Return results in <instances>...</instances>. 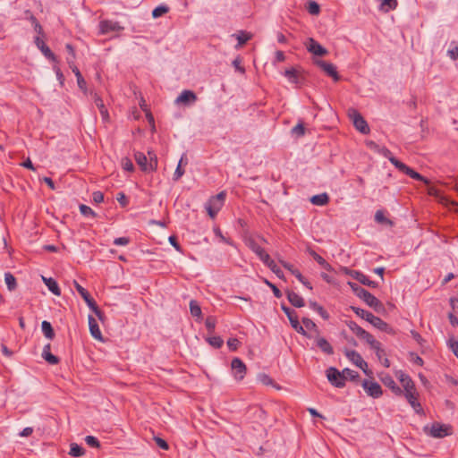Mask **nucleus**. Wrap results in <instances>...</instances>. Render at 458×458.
<instances>
[{
	"instance_id": "nucleus-26",
	"label": "nucleus",
	"mask_w": 458,
	"mask_h": 458,
	"mask_svg": "<svg viewBox=\"0 0 458 458\" xmlns=\"http://www.w3.org/2000/svg\"><path fill=\"white\" fill-rule=\"evenodd\" d=\"M42 280L52 293H54L56 296H59L61 294L60 288L55 279L51 277L42 276Z\"/></svg>"
},
{
	"instance_id": "nucleus-2",
	"label": "nucleus",
	"mask_w": 458,
	"mask_h": 458,
	"mask_svg": "<svg viewBox=\"0 0 458 458\" xmlns=\"http://www.w3.org/2000/svg\"><path fill=\"white\" fill-rule=\"evenodd\" d=\"M355 294L366 302L367 305L373 308L376 311L383 310V304L369 292L356 284H350Z\"/></svg>"
},
{
	"instance_id": "nucleus-46",
	"label": "nucleus",
	"mask_w": 458,
	"mask_h": 458,
	"mask_svg": "<svg viewBox=\"0 0 458 458\" xmlns=\"http://www.w3.org/2000/svg\"><path fill=\"white\" fill-rule=\"evenodd\" d=\"M308 12L312 15H317L319 13L320 8L318 3L315 1H309L307 6Z\"/></svg>"
},
{
	"instance_id": "nucleus-16",
	"label": "nucleus",
	"mask_w": 458,
	"mask_h": 458,
	"mask_svg": "<svg viewBox=\"0 0 458 458\" xmlns=\"http://www.w3.org/2000/svg\"><path fill=\"white\" fill-rule=\"evenodd\" d=\"M316 341L317 346L326 354L331 355L334 353V349L329 342L323 336H320L319 334L316 335L314 337Z\"/></svg>"
},
{
	"instance_id": "nucleus-61",
	"label": "nucleus",
	"mask_w": 458,
	"mask_h": 458,
	"mask_svg": "<svg viewBox=\"0 0 458 458\" xmlns=\"http://www.w3.org/2000/svg\"><path fill=\"white\" fill-rule=\"evenodd\" d=\"M156 444L163 450H167L169 448L168 444L165 440L161 437H156L155 438Z\"/></svg>"
},
{
	"instance_id": "nucleus-57",
	"label": "nucleus",
	"mask_w": 458,
	"mask_h": 458,
	"mask_svg": "<svg viewBox=\"0 0 458 458\" xmlns=\"http://www.w3.org/2000/svg\"><path fill=\"white\" fill-rule=\"evenodd\" d=\"M85 442L87 445H89L91 447H99L100 444L99 441L93 436H87L85 437Z\"/></svg>"
},
{
	"instance_id": "nucleus-13",
	"label": "nucleus",
	"mask_w": 458,
	"mask_h": 458,
	"mask_svg": "<svg viewBox=\"0 0 458 458\" xmlns=\"http://www.w3.org/2000/svg\"><path fill=\"white\" fill-rule=\"evenodd\" d=\"M403 394L416 413H418V414L423 413V409H422L420 403L418 402L419 393L417 392L416 389L412 390V391H408L407 393H404Z\"/></svg>"
},
{
	"instance_id": "nucleus-40",
	"label": "nucleus",
	"mask_w": 458,
	"mask_h": 458,
	"mask_svg": "<svg viewBox=\"0 0 458 458\" xmlns=\"http://www.w3.org/2000/svg\"><path fill=\"white\" fill-rule=\"evenodd\" d=\"M397 6V1L396 0H383L381 4V10L385 12H388L389 10L395 9Z\"/></svg>"
},
{
	"instance_id": "nucleus-37",
	"label": "nucleus",
	"mask_w": 458,
	"mask_h": 458,
	"mask_svg": "<svg viewBox=\"0 0 458 458\" xmlns=\"http://www.w3.org/2000/svg\"><path fill=\"white\" fill-rule=\"evenodd\" d=\"M282 310H284V312L287 316V318H288L292 327L294 324V322H293V321H299L298 316H297V314H296V312L294 310H291L290 308H288V307H286L284 305H282Z\"/></svg>"
},
{
	"instance_id": "nucleus-35",
	"label": "nucleus",
	"mask_w": 458,
	"mask_h": 458,
	"mask_svg": "<svg viewBox=\"0 0 458 458\" xmlns=\"http://www.w3.org/2000/svg\"><path fill=\"white\" fill-rule=\"evenodd\" d=\"M84 449L76 443L71 444L69 454L73 457H81L84 454Z\"/></svg>"
},
{
	"instance_id": "nucleus-4",
	"label": "nucleus",
	"mask_w": 458,
	"mask_h": 458,
	"mask_svg": "<svg viewBox=\"0 0 458 458\" xmlns=\"http://www.w3.org/2000/svg\"><path fill=\"white\" fill-rule=\"evenodd\" d=\"M225 196V192L221 191L208 199L206 209L211 218H214L224 206Z\"/></svg>"
},
{
	"instance_id": "nucleus-47",
	"label": "nucleus",
	"mask_w": 458,
	"mask_h": 458,
	"mask_svg": "<svg viewBox=\"0 0 458 458\" xmlns=\"http://www.w3.org/2000/svg\"><path fill=\"white\" fill-rule=\"evenodd\" d=\"M79 208L81 213L85 216L95 217L97 216L96 213L92 210V208L87 205L81 204Z\"/></svg>"
},
{
	"instance_id": "nucleus-62",
	"label": "nucleus",
	"mask_w": 458,
	"mask_h": 458,
	"mask_svg": "<svg viewBox=\"0 0 458 458\" xmlns=\"http://www.w3.org/2000/svg\"><path fill=\"white\" fill-rule=\"evenodd\" d=\"M184 174V170L182 168L180 165H177V167L174 173L173 179L174 181H178Z\"/></svg>"
},
{
	"instance_id": "nucleus-1",
	"label": "nucleus",
	"mask_w": 458,
	"mask_h": 458,
	"mask_svg": "<svg viewBox=\"0 0 458 458\" xmlns=\"http://www.w3.org/2000/svg\"><path fill=\"white\" fill-rule=\"evenodd\" d=\"M134 158L140 169L145 173L154 172L157 169V157L153 151L148 150V156L138 151L134 154Z\"/></svg>"
},
{
	"instance_id": "nucleus-32",
	"label": "nucleus",
	"mask_w": 458,
	"mask_h": 458,
	"mask_svg": "<svg viewBox=\"0 0 458 458\" xmlns=\"http://www.w3.org/2000/svg\"><path fill=\"white\" fill-rule=\"evenodd\" d=\"M351 309L353 310V312L359 316L360 318L365 319L366 321L369 322L372 318L374 317V315L369 312V311H367L363 309H360V308H358V307H351Z\"/></svg>"
},
{
	"instance_id": "nucleus-48",
	"label": "nucleus",
	"mask_w": 458,
	"mask_h": 458,
	"mask_svg": "<svg viewBox=\"0 0 458 458\" xmlns=\"http://www.w3.org/2000/svg\"><path fill=\"white\" fill-rule=\"evenodd\" d=\"M349 327L352 330V332L354 333L359 338L362 336L364 332L366 331L354 322H351Z\"/></svg>"
},
{
	"instance_id": "nucleus-20",
	"label": "nucleus",
	"mask_w": 458,
	"mask_h": 458,
	"mask_svg": "<svg viewBox=\"0 0 458 458\" xmlns=\"http://www.w3.org/2000/svg\"><path fill=\"white\" fill-rule=\"evenodd\" d=\"M73 284H74L77 292L80 293V295L82 297V299L87 303L88 307L89 309L92 308L96 304V302L91 298V296L89 295L88 291L85 288H83L77 281H73Z\"/></svg>"
},
{
	"instance_id": "nucleus-41",
	"label": "nucleus",
	"mask_w": 458,
	"mask_h": 458,
	"mask_svg": "<svg viewBox=\"0 0 458 458\" xmlns=\"http://www.w3.org/2000/svg\"><path fill=\"white\" fill-rule=\"evenodd\" d=\"M342 375L344 377V382L346 381V379L354 380V379H356L359 377L358 372H356V371H354L352 369H343L342 370Z\"/></svg>"
},
{
	"instance_id": "nucleus-28",
	"label": "nucleus",
	"mask_w": 458,
	"mask_h": 458,
	"mask_svg": "<svg viewBox=\"0 0 458 458\" xmlns=\"http://www.w3.org/2000/svg\"><path fill=\"white\" fill-rule=\"evenodd\" d=\"M309 254L326 270L330 271L332 270V267L328 262L326 261L324 258H322L320 255H318L316 251L313 250H309Z\"/></svg>"
},
{
	"instance_id": "nucleus-25",
	"label": "nucleus",
	"mask_w": 458,
	"mask_h": 458,
	"mask_svg": "<svg viewBox=\"0 0 458 458\" xmlns=\"http://www.w3.org/2000/svg\"><path fill=\"white\" fill-rule=\"evenodd\" d=\"M287 299L294 307L301 308L304 306V300L302 297L293 291H287Z\"/></svg>"
},
{
	"instance_id": "nucleus-3",
	"label": "nucleus",
	"mask_w": 458,
	"mask_h": 458,
	"mask_svg": "<svg viewBox=\"0 0 458 458\" xmlns=\"http://www.w3.org/2000/svg\"><path fill=\"white\" fill-rule=\"evenodd\" d=\"M424 432L432 437L442 438L452 435L453 429L450 425L434 422L431 425L425 426Z\"/></svg>"
},
{
	"instance_id": "nucleus-22",
	"label": "nucleus",
	"mask_w": 458,
	"mask_h": 458,
	"mask_svg": "<svg viewBox=\"0 0 458 458\" xmlns=\"http://www.w3.org/2000/svg\"><path fill=\"white\" fill-rule=\"evenodd\" d=\"M35 44L41 50V52L46 57L53 61H55V55L52 53L50 48L44 43V41L39 37H37L35 38Z\"/></svg>"
},
{
	"instance_id": "nucleus-45",
	"label": "nucleus",
	"mask_w": 458,
	"mask_h": 458,
	"mask_svg": "<svg viewBox=\"0 0 458 458\" xmlns=\"http://www.w3.org/2000/svg\"><path fill=\"white\" fill-rule=\"evenodd\" d=\"M169 11V8L165 5H159L156 7L152 12L153 18H158L164 14H165Z\"/></svg>"
},
{
	"instance_id": "nucleus-9",
	"label": "nucleus",
	"mask_w": 458,
	"mask_h": 458,
	"mask_svg": "<svg viewBox=\"0 0 458 458\" xmlns=\"http://www.w3.org/2000/svg\"><path fill=\"white\" fill-rule=\"evenodd\" d=\"M345 356L357 367L361 369L365 373H367V362L362 359L360 354L354 350H346Z\"/></svg>"
},
{
	"instance_id": "nucleus-49",
	"label": "nucleus",
	"mask_w": 458,
	"mask_h": 458,
	"mask_svg": "<svg viewBox=\"0 0 458 458\" xmlns=\"http://www.w3.org/2000/svg\"><path fill=\"white\" fill-rule=\"evenodd\" d=\"M390 162L398 169L400 170L401 172H403V174L406 172L407 168L409 166H407L405 164H403V162L399 161L397 158L395 157H391L390 158Z\"/></svg>"
},
{
	"instance_id": "nucleus-15",
	"label": "nucleus",
	"mask_w": 458,
	"mask_h": 458,
	"mask_svg": "<svg viewBox=\"0 0 458 458\" xmlns=\"http://www.w3.org/2000/svg\"><path fill=\"white\" fill-rule=\"evenodd\" d=\"M197 100L196 94L189 89L182 90L181 94L176 98V104L189 105L194 103Z\"/></svg>"
},
{
	"instance_id": "nucleus-43",
	"label": "nucleus",
	"mask_w": 458,
	"mask_h": 458,
	"mask_svg": "<svg viewBox=\"0 0 458 458\" xmlns=\"http://www.w3.org/2000/svg\"><path fill=\"white\" fill-rule=\"evenodd\" d=\"M284 76L289 80L292 83H297L298 82V76L297 72L293 68L287 69L284 72Z\"/></svg>"
},
{
	"instance_id": "nucleus-38",
	"label": "nucleus",
	"mask_w": 458,
	"mask_h": 458,
	"mask_svg": "<svg viewBox=\"0 0 458 458\" xmlns=\"http://www.w3.org/2000/svg\"><path fill=\"white\" fill-rule=\"evenodd\" d=\"M401 384L403 387V394L407 393L408 391H412V390L416 389L415 385H414L413 381L411 380V378L410 377V376H408L407 377H404V380L403 379V382H401Z\"/></svg>"
},
{
	"instance_id": "nucleus-59",
	"label": "nucleus",
	"mask_w": 458,
	"mask_h": 458,
	"mask_svg": "<svg viewBox=\"0 0 458 458\" xmlns=\"http://www.w3.org/2000/svg\"><path fill=\"white\" fill-rule=\"evenodd\" d=\"M205 325L209 332H213L216 327V318L214 317H208Z\"/></svg>"
},
{
	"instance_id": "nucleus-18",
	"label": "nucleus",
	"mask_w": 458,
	"mask_h": 458,
	"mask_svg": "<svg viewBox=\"0 0 458 458\" xmlns=\"http://www.w3.org/2000/svg\"><path fill=\"white\" fill-rule=\"evenodd\" d=\"M369 323L376 328L379 329L380 331L388 334H394V329L378 317L374 316L372 319L369 321Z\"/></svg>"
},
{
	"instance_id": "nucleus-30",
	"label": "nucleus",
	"mask_w": 458,
	"mask_h": 458,
	"mask_svg": "<svg viewBox=\"0 0 458 458\" xmlns=\"http://www.w3.org/2000/svg\"><path fill=\"white\" fill-rule=\"evenodd\" d=\"M355 278L364 285H368L372 288L377 287V284L376 282L371 281L367 276H365L362 273L356 272Z\"/></svg>"
},
{
	"instance_id": "nucleus-12",
	"label": "nucleus",
	"mask_w": 458,
	"mask_h": 458,
	"mask_svg": "<svg viewBox=\"0 0 458 458\" xmlns=\"http://www.w3.org/2000/svg\"><path fill=\"white\" fill-rule=\"evenodd\" d=\"M316 64L328 76L332 77L334 81H337L340 77L336 71V67L331 64L322 60L316 61Z\"/></svg>"
},
{
	"instance_id": "nucleus-29",
	"label": "nucleus",
	"mask_w": 458,
	"mask_h": 458,
	"mask_svg": "<svg viewBox=\"0 0 458 458\" xmlns=\"http://www.w3.org/2000/svg\"><path fill=\"white\" fill-rule=\"evenodd\" d=\"M190 312L192 317L200 320L202 318V311L199 302L195 300L190 301Z\"/></svg>"
},
{
	"instance_id": "nucleus-31",
	"label": "nucleus",
	"mask_w": 458,
	"mask_h": 458,
	"mask_svg": "<svg viewBox=\"0 0 458 458\" xmlns=\"http://www.w3.org/2000/svg\"><path fill=\"white\" fill-rule=\"evenodd\" d=\"M41 328L44 335L47 339L52 340L55 337L54 329L48 321L44 320L41 324Z\"/></svg>"
},
{
	"instance_id": "nucleus-6",
	"label": "nucleus",
	"mask_w": 458,
	"mask_h": 458,
	"mask_svg": "<svg viewBox=\"0 0 458 458\" xmlns=\"http://www.w3.org/2000/svg\"><path fill=\"white\" fill-rule=\"evenodd\" d=\"M327 380L335 387H344V379L342 375V371H339L334 367H330L327 369Z\"/></svg>"
},
{
	"instance_id": "nucleus-53",
	"label": "nucleus",
	"mask_w": 458,
	"mask_h": 458,
	"mask_svg": "<svg viewBox=\"0 0 458 458\" xmlns=\"http://www.w3.org/2000/svg\"><path fill=\"white\" fill-rule=\"evenodd\" d=\"M376 352V355L379 360L386 358V352L384 349L381 348V344L378 342L377 343V345H374L371 347Z\"/></svg>"
},
{
	"instance_id": "nucleus-10",
	"label": "nucleus",
	"mask_w": 458,
	"mask_h": 458,
	"mask_svg": "<svg viewBox=\"0 0 458 458\" xmlns=\"http://www.w3.org/2000/svg\"><path fill=\"white\" fill-rule=\"evenodd\" d=\"M246 245L263 261H267L270 256L261 248L254 239L249 238L245 240Z\"/></svg>"
},
{
	"instance_id": "nucleus-34",
	"label": "nucleus",
	"mask_w": 458,
	"mask_h": 458,
	"mask_svg": "<svg viewBox=\"0 0 458 458\" xmlns=\"http://www.w3.org/2000/svg\"><path fill=\"white\" fill-rule=\"evenodd\" d=\"M4 282L9 291H13L17 286L16 279L10 272L4 274Z\"/></svg>"
},
{
	"instance_id": "nucleus-63",
	"label": "nucleus",
	"mask_w": 458,
	"mask_h": 458,
	"mask_svg": "<svg viewBox=\"0 0 458 458\" xmlns=\"http://www.w3.org/2000/svg\"><path fill=\"white\" fill-rule=\"evenodd\" d=\"M130 242V239L127 237L115 238L114 243L117 246H125Z\"/></svg>"
},
{
	"instance_id": "nucleus-21",
	"label": "nucleus",
	"mask_w": 458,
	"mask_h": 458,
	"mask_svg": "<svg viewBox=\"0 0 458 458\" xmlns=\"http://www.w3.org/2000/svg\"><path fill=\"white\" fill-rule=\"evenodd\" d=\"M232 37L235 38L238 41L235 48L240 49L247 41L252 38V34L244 30H240L237 33L233 34Z\"/></svg>"
},
{
	"instance_id": "nucleus-24",
	"label": "nucleus",
	"mask_w": 458,
	"mask_h": 458,
	"mask_svg": "<svg viewBox=\"0 0 458 458\" xmlns=\"http://www.w3.org/2000/svg\"><path fill=\"white\" fill-rule=\"evenodd\" d=\"M51 345L47 344L44 346L42 352V357L49 364L55 365L59 362V359L50 352Z\"/></svg>"
},
{
	"instance_id": "nucleus-50",
	"label": "nucleus",
	"mask_w": 458,
	"mask_h": 458,
	"mask_svg": "<svg viewBox=\"0 0 458 458\" xmlns=\"http://www.w3.org/2000/svg\"><path fill=\"white\" fill-rule=\"evenodd\" d=\"M360 339L362 340H365L369 345L370 347L374 346V345H377V343H378V341H377L372 335H370L369 332L365 331L363 335L360 337Z\"/></svg>"
},
{
	"instance_id": "nucleus-56",
	"label": "nucleus",
	"mask_w": 458,
	"mask_h": 458,
	"mask_svg": "<svg viewBox=\"0 0 458 458\" xmlns=\"http://www.w3.org/2000/svg\"><path fill=\"white\" fill-rule=\"evenodd\" d=\"M292 133L297 137H301L305 133V129L302 123H298L292 129Z\"/></svg>"
},
{
	"instance_id": "nucleus-11",
	"label": "nucleus",
	"mask_w": 458,
	"mask_h": 458,
	"mask_svg": "<svg viewBox=\"0 0 458 458\" xmlns=\"http://www.w3.org/2000/svg\"><path fill=\"white\" fill-rule=\"evenodd\" d=\"M307 50L318 56H324L327 55L328 51L322 47L319 43H318L314 38H310L306 43Z\"/></svg>"
},
{
	"instance_id": "nucleus-44",
	"label": "nucleus",
	"mask_w": 458,
	"mask_h": 458,
	"mask_svg": "<svg viewBox=\"0 0 458 458\" xmlns=\"http://www.w3.org/2000/svg\"><path fill=\"white\" fill-rule=\"evenodd\" d=\"M375 220L379 224H387L389 225H392V221H390L388 218H386L381 210H377L375 214Z\"/></svg>"
},
{
	"instance_id": "nucleus-64",
	"label": "nucleus",
	"mask_w": 458,
	"mask_h": 458,
	"mask_svg": "<svg viewBox=\"0 0 458 458\" xmlns=\"http://www.w3.org/2000/svg\"><path fill=\"white\" fill-rule=\"evenodd\" d=\"M447 55L450 56L452 60H457L458 59V46H455L454 47L449 49L447 51Z\"/></svg>"
},
{
	"instance_id": "nucleus-51",
	"label": "nucleus",
	"mask_w": 458,
	"mask_h": 458,
	"mask_svg": "<svg viewBox=\"0 0 458 458\" xmlns=\"http://www.w3.org/2000/svg\"><path fill=\"white\" fill-rule=\"evenodd\" d=\"M208 342L215 348H220L223 345V339L220 336H212L208 338Z\"/></svg>"
},
{
	"instance_id": "nucleus-23",
	"label": "nucleus",
	"mask_w": 458,
	"mask_h": 458,
	"mask_svg": "<svg viewBox=\"0 0 458 458\" xmlns=\"http://www.w3.org/2000/svg\"><path fill=\"white\" fill-rule=\"evenodd\" d=\"M94 102L100 112L102 120L104 122H108L109 121L108 111L106 108L102 98L99 96H98L97 94H94Z\"/></svg>"
},
{
	"instance_id": "nucleus-5",
	"label": "nucleus",
	"mask_w": 458,
	"mask_h": 458,
	"mask_svg": "<svg viewBox=\"0 0 458 458\" xmlns=\"http://www.w3.org/2000/svg\"><path fill=\"white\" fill-rule=\"evenodd\" d=\"M348 116L352 121L354 127L363 134H368L369 132V127L362 117V115L359 113L355 108L348 109Z\"/></svg>"
},
{
	"instance_id": "nucleus-7",
	"label": "nucleus",
	"mask_w": 458,
	"mask_h": 458,
	"mask_svg": "<svg viewBox=\"0 0 458 458\" xmlns=\"http://www.w3.org/2000/svg\"><path fill=\"white\" fill-rule=\"evenodd\" d=\"M231 367L234 378L238 381L242 380L247 371V368L242 360L239 358L233 359Z\"/></svg>"
},
{
	"instance_id": "nucleus-8",
	"label": "nucleus",
	"mask_w": 458,
	"mask_h": 458,
	"mask_svg": "<svg viewBox=\"0 0 458 458\" xmlns=\"http://www.w3.org/2000/svg\"><path fill=\"white\" fill-rule=\"evenodd\" d=\"M362 386L366 393L373 398H378L382 395L381 386L377 382L364 380L362 383Z\"/></svg>"
},
{
	"instance_id": "nucleus-42",
	"label": "nucleus",
	"mask_w": 458,
	"mask_h": 458,
	"mask_svg": "<svg viewBox=\"0 0 458 458\" xmlns=\"http://www.w3.org/2000/svg\"><path fill=\"white\" fill-rule=\"evenodd\" d=\"M302 323H303V326L308 330H312V331L316 332L317 335L319 334V330H318L317 325L310 318H303Z\"/></svg>"
},
{
	"instance_id": "nucleus-60",
	"label": "nucleus",
	"mask_w": 458,
	"mask_h": 458,
	"mask_svg": "<svg viewBox=\"0 0 458 458\" xmlns=\"http://www.w3.org/2000/svg\"><path fill=\"white\" fill-rule=\"evenodd\" d=\"M239 341L238 339L236 338H230L228 341H227V346L228 348L231 350V351H235L237 350L238 346H239Z\"/></svg>"
},
{
	"instance_id": "nucleus-36",
	"label": "nucleus",
	"mask_w": 458,
	"mask_h": 458,
	"mask_svg": "<svg viewBox=\"0 0 458 458\" xmlns=\"http://www.w3.org/2000/svg\"><path fill=\"white\" fill-rule=\"evenodd\" d=\"M280 263L284 268L288 269L299 281H302L301 273L298 269H295L293 265L284 260H280Z\"/></svg>"
},
{
	"instance_id": "nucleus-33",
	"label": "nucleus",
	"mask_w": 458,
	"mask_h": 458,
	"mask_svg": "<svg viewBox=\"0 0 458 458\" xmlns=\"http://www.w3.org/2000/svg\"><path fill=\"white\" fill-rule=\"evenodd\" d=\"M264 264L267 266L279 278H284L283 271L277 267L275 261L271 259V258H269L267 261H265Z\"/></svg>"
},
{
	"instance_id": "nucleus-52",
	"label": "nucleus",
	"mask_w": 458,
	"mask_h": 458,
	"mask_svg": "<svg viewBox=\"0 0 458 458\" xmlns=\"http://www.w3.org/2000/svg\"><path fill=\"white\" fill-rule=\"evenodd\" d=\"M258 380L265 386H272L273 379L265 373H260L258 375Z\"/></svg>"
},
{
	"instance_id": "nucleus-14",
	"label": "nucleus",
	"mask_w": 458,
	"mask_h": 458,
	"mask_svg": "<svg viewBox=\"0 0 458 458\" xmlns=\"http://www.w3.org/2000/svg\"><path fill=\"white\" fill-rule=\"evenodd\" d=\"M123 27L117 21H102L99 23L100 34H107L111 31H120Z\"/></svg>"
},
{
	"instance_id": "nucleus-19",
	"label": "nucleus",
	"mask_w": 458,
	"mask_h": 458,
	"mask_svg": "<svg viewBox=\"0 0 458 458\" xmlns=\"http://www.w3.org/2000/svg\"><path fill=\"white\" fill-rule=\"evenodd\" d=\"M88 320L90 335L95 339L98 341H103V336L96 319L91 315H89Z\"/></svg>"
},
{
	"instance_id": "nucleus-54",
	"label": "nucleus",
	"mask_w": 458,
	"mask_h": 458,
	"mask_svg": "<svg viewBox=\"0 0 458 458\" xmlns=\"http://www.w3.org/2000/svg\"><path fill=\"white\" fill-rule=\"evenodd\" d=\"M121 165L125 171L132 172L134 170V165L131 160L129 159L128 157L123 158L121 161Z\"/></svg>"
},
{
	"instance_id": "nucleus-39",
	"label": "nucleus",
	"mask_w": 458,
	"mask_h": 458,
	"mask_svg": "<svg viewBox=\"0 0 458 458\" xmlns=\"http://www.w3.org/2000/svg\"><path fill=\"white\" fill-rule=\"evenodd\" d=\"M404 174L409 175L411 178L418 180V181H421V182H425L426 184L429 183L428 179H426L425 177H423L419 173H417L416 171H414L413 169H411L410 167L407 168V170Z\"/></svg>"
},
{
	"instance_id": "nucleus-27",
	"label": "nucleus",
	"mask_w": 458,
	"mask_h": 458,
	"mask_svg": "<svg viewBox=\"0 0 458 458\" xmlns=\"http://www.w3.org/2000/svg\"><path fill=\"white\" fill-rule=\"evenodd\" d=\"M310 202L316 206H325L329 202V196L326 192L317 194L310 198Z\"/></svg>"
},
{
	"instance_id": "nucleus-58",
	"label": "nucleus",
	"mask_w": 458,
	"mask_h": 458,
	"mask_svg": "<svg viewBox=\"0 0 458 458\" xmlns=\"http://www.w3.org/2000/svg\"><path fill=\"white\" fill-rule=\"evenodd\" d=\"M448 346L452 350L454 354L456 356V358L458 359V341H456L454 338H451L448 341Z\"/></svg>"
},
{
	"instance_id": "nucleus-55",
	"label": "nucleus",
	"mask_w": 458,
	"mask_h": 458,
	"mask_svg": "<svg viewBox=\"0 0 458 458\" xmlns=\"http://www.w3.org/2000/svg\"><path fill=\"white\" fill-rule=\"evenodd\" d=\"M294 324L293 326V328L296 330L298 333L301 334L302 335L311 338L312 336L307 333V331L304 329V327L300 324L299 321H293Z\"/></svg>"
},
{
	"instance_id": "nucleus-17",
	"label": "nucleus",
	"mask_w": 458,
	"mask_h": 458,
	"mask_svg": "<svg viewBox=\"0 0 458 458\" xmlns=\"http://www.w3.org/2000/svg\"><path fill=\"white\" fill-rule=\"evenodd\" d=\"M380 379H381L382 383L386 386L390 388L394 394H395L396 395H402L403 394V390L396 385V383L394 382V378L391 376H389V375H383L380 377Z\"/></svg>"
}]
</instances>
